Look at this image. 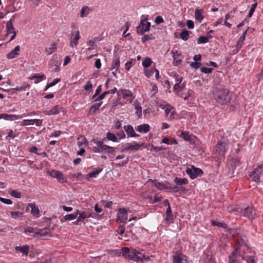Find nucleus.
<instances>
[{"label":"nucleus","mask_w":263,"mask_h":263,"mask_svg":"<svg viewBox=\"0 0 263 263\" xmlns=\"http://www.w3.org/2000/svg\"><path fill=\"white\" fill-rule=\"evenodd\" d=\"M227 145L226 142L219 140L214 148L215 154L219 157L223 156L226 152Z\"/></svg>","instance_id":"nucleus-7"},{"label":"nucleus","mask_w":263,"mask_h":263,"mask_svg":"<svg viewBox=\"0 0 263 263\" xmlns=\"http://www.w3.org/2000/svg\"><path fill=\"white\" fill-rule=\"evenodd\" d=\"M103 103L102 101L99 103L93 104L89 108V112L90 114H94L97 110L99 109V107L102 105Z\"/></svg>","instance_id":"nucleus-25"},{"label":"nucleus","mask_w":263,"mask_h":263,"mask_svg":"<svg viewBox=\"0 0 263 263\" xmlns=\"http://www.w3.org/2000/svg\"><path fill=\"white\" fill-rule=\"evenodd\" d=\"M119 91H121L122 92L124 98L127 97H133V93L128 90L120 89Z\"/></svg>","instance_id":"nucleus-46"},{"label":"nucleus","mask_w":263,"mask_h":263,"mask_svg":"<svg viewBox=\"0 0 263 263\" xmlns=\"http://www.w3.org/2000/svg\"><path fill=\"white\" fill-rule=\"evenodd\" d=\"M78 216V214H77V212L73 214H67L64 216V218L66 220H71L74 219Z\"/></svg>","instance_id":"nucleus-47"},{"label":"nucleus","mask_w":263,"mask_h":263,"mask_svg":"<svg viewBox=\"0 0 263 263\" xmlns=\"http://www.w3.org/2000/svg\"><path fill=\"white\" fill-rule=\"evenodd\" d=\"M60 81H61L60 79L57 78V79H54L52 82L48 83L47 85V86L46 87L45 90H47V89H48L49 87L54 86L55 84H57L58 83H59Z\"/></svg>","instance_id":"nucleus-53"},{"label":"nucleus","mask_w":263,"mask_h":263,"mask_svg":"<svg viewBox=\"0 0 263 263\" xmlns=\"http://www.w3.org/2000/svg\"><path fill=\"white\" fill-rule=\"evenodd\" d=\"M166 147L164 146H155L154 145H152L151 151H154L156 152H158L159 151H162V150H165Z\"/></svg>","instance_id":"nucleus-59"},{"label":"nucleus","mask_w":263,"mask_h":263,"mask_svg":"<svg viewBox=\"0 0 263 263\" xmlns=\"http://www.w3.org/2000/svg\"><path fill=\"white\" fill-rule=\"evenodd\" d=\"M11 217L14 219H17L19 217H23L24 213L18 211H12L10 212Z\"/></svg>","instance_id":"nucleus-43"},{"label":"nucleus","mask_w":263,"mask_h":263,"mask_svg":"<svg viewBox=\"0 0 263 263\" xmlns=\"http://www.w3.org/2000/svg\"><path fill=\"white\" fill-rule=\"evenodd\" d=\"M174 182L179 185H185L188 183V180L186 178H181L178 177H175L174 180Z\"/></svg>","instance_id":"nucleus-27"},{"label":"nucleus","mask_w":263,"mask_h":263,"mask_svg":"<svg viewBox=\"0 0 263 263\" xmlns=\"http://www.w3.org/2000/svg\"><path fill=\"white\" fill-rule=\"evenodd\" d=\"M203 10L201 9H196L195 11V19L201 22L203 18V16L202 14Z\"/></svg>","instance_id":"nucleus-29"},{"label":"nucleus","mask_w":263,"mask_h":263,"mask_svg":"<svg viewBox=\"0 0 263 263\" xmlns=\"http://www.w3.org/2000/svg\"><path fill=\"white\" fill-rule=\"evenodd\" d=\"M257 6V3L255 2L252 5L249 11L247 17H251L255 11V10Z\"/></svg>","instance_id":"nucleus-42"},{"label":"nucleus","mask_w":263,"mask_h":263,"mask_svg":"<svg viewBox=\"0 0 263 263\" xmlns=\"http://www.w3.org/2000/svg\"><path fill=\"white\" fill-rule=\"evenodd\" d=\"M20 50V47L19 45L16 46L14 49L11 50L7 54V58L8 59H13L19 55L18 52Z\"/></svg>","instance_id":"nucleus-19"},{"label":"nucleus","mask_w":263,"mask_h":263,"mask_svg":"<svg viewBox=\"0 0 263 263\" xmlns=\"http://www.w3.org/2000/svg\"><path fill=\"white\" fill-rule=\"evenodd\" d=\"M213 70V68H208L205 67H201L200 70L202 72L204 73H211Z\"/></svg>","instance_id":"nucleus-62"},{"label":"nucleus","mask_w":263,"mask_h":263,"mask_svg":"<svg viewBox=\"0 0 263 263\" xmlns=\"http://www.w3.org/2000/svg\"><path fill=\"white\" fill-rule=\"evenodd\" d=\"M32 125H33V119L24 120L22 122V125H23V126Z\"/></svg>","instance_id":"nucleus-58"},{"label":"nucleus","mask_w":263,"mask_h":263,"mask_svg":"<svg viewBox=\"0 0 263 263\" xmlns=\"http://www.w3.org/2000/svg\"><path fill=\"white\" fill-rule=\"evenodd\" d=\"M211 224L213 226H217L218 227H221L224 229L228 228V225L226 223L220 222L214 220H211Z\"/></svg>","instance_id":"nucleus-37"},{"label":"nucleus","mask_w":263,"mask_h":263,"mask_svg":"<svg viewBox=\"0 0 263 263\" xmlns=\"http://www.w3.org/2000/svg\"><path fill=\"white\" fill-rule=\"evenodd\" d=\"M263 170H260V167H257L253 171H251L249 174V179L251 181L255 182H259L260 177L262 175Z\"/></svg>","instance_id":"nucleus-8"},{"label":"nucleus","mask_w":263,"mask_h":263,"mask_svg":"<svg viewBox=\"0 0 263 263\" xmlns=\"http://www.w3.org/2000/svg\"><path fill=\"white\" fill-rule=\"evenodd\" d=\"M240 248H235V249L230 254L228 263H241L240 258H242Z\"/></svg>","instance_id":"nucleus-6"},{"label":"nucleus","mask_w":263,"mask_h":263,"mask_svg":"<svg viewBox=\"0 0 263 263\" xmlns=\"http://www.w3.org/2000/svg\"><path fill=\"white\" fill-rule=\"evenodd\" d=\"M30 80H34L35 79L34 83L37 84L39 82H41L44 79H46V77L44 74L42 75H34L33 76L29 78Z\"/></svg>","instance_id":"nucleus-34"},{"label":"nucleus","mask_w":263,"mask_h":263,"mask_svg":"<svg viewBox=\"0 0 263 263\" xmlns=\"http://www.w3.org/2000/svg\"><path fill=\"white\" fill-rule=\"evenodd\" d=\"M173 263H187L186 256L179 251H176L174 256Z\"/></svg>","instance_id":"nucleus-13"},{"label":"nucleus","mask_w":263,"mask_h":263,"mask_svg":"<svg viewBox=\"0 0 263 263\" xmlns=\"http://www.w3.org/2000/svg\"><path fill=\"white\" fill-rule=\"evenodd\" d=\"M127 215L126 209L125 208H120L117 214L118 220H119L120 222L124 223L127 220Z\"/></svg>","instance_id":"nucleus-16"},{"label":"nucleus","mask_w":263,"mask_h":263,"mask_svg":"<svg viewBox=\"0 0 263 263\" xmlns=\"http://www.w3.org/2000/svg\"><path fill=\"white\" fill-rule=\"evenodd\" d=\"M190 32L186 29H183L180 34V38L183 41H187L189 38Z\"/></svg>","instance_id":"nucleus-35"},{"label":"nucleus","mask_w":263,"mask_h":263,"mask_svg":"<svg viewBox=\"0 0 263 263\" xmlns=\"http://www.w3.org/2000/svg\"><path fill=\"white\" fill-rule=\"evenodd\" d=\"M239 213L249 219H252L256 214V211L251 206H247L243 210L241 209Z\"/></svg>","instance_id":"nucleus-10"},{"label":"nucleus","mask_w":263,"mask_h":263,"mask_svg":"<svg viewBox=\"0 0 263 263\" xmlns=\"http://www.w3.org/2000/svg\"><path fill=\"white\" fill-rule=\"evenodd\" d=\"M111 256H120L121 254L129 259L137 261L144 262L149 259V257L144 255L143 250L129 249V248H122L121 250H110L109 251Z\"/></svg>","instance_id":"nucleus-1"},{"label":"nucleus","mask_w":263,"mask_h":263,"mask_svg":"<svg viewBox=\"0 0 263 263\" xmlns=\"http://www.w3.org/2000/svg\"><path fill=\"white\" fill-rule=\"evenodd\" d=\"M146 20H147V18L141 20L140 21V23L139 24L138 26L137 27L136 30H137V33L138 34L142 35L143 34V31H141V30L140 29V28H141V26H146Z\"/></svg>","instance_id":"nucleus-31"},{"label":"nucleus","mask_w":263,"mask_h":263,"mask_svg":"<svg viewBox=\"0 0 263 263\" xmlns=\"http://www.w3.org/2000/svg\"><path fill=\"white\" fill-rule=\"evenodd\" d=\"M2 119H4L6 120L13 121L17 119V116L15 115H8L7 114H1Z\"/></svg>","instance_id":"nucleus-32"},{"label":"nucleus","mask_w":263,"mask_h":263,"mask_svg":"<svg viewBox=\"0 0 263 263\" xmlns=\"http://www.w3.org/2000/svg\"><path fill=\"white\" fill-rule=\"evenodd\" d=\"M144 72L145 76L147 78H150L151 76H153L154 69H144Z\"/></svg>","instance_id":"nucleus-57"},{"label":"nucleus","mask_w":263,"mask_h":263,"mask_svg":"<svg viewBox=\"0 0 263 263\" xmlns=\"http://www.w3.org/2000/svg\"><path fill=\"white\" fill-rule=\"evenodd\" d=\"M47 228H45L43 229L35 230L33 228L28 227L26 228L25 232L26 234L37 238L41 239H46L49 237H51V235L47 231Z\"/></svg>","instance_id":"nucleus-3"},{"label":"nucleus","mask_w":263,"mask_h":263,"mask_svg":"<svg viewBox=\"0 0 263 263\" xmlns=\"http://www.w3.org/2000/svg\"><path fill=\"white\" fill-rule=\"evenodd\" d=\"M106 139L114 142H118V139L114 134L108 132L106 133Z\"/></svg>","instance_id":"nucleus-38"},{"label":"nucleus","mask_w":263,"mask_h":263,"mask_svg":"<svg viewBox=\"0 0 263 263\" xmlns=\"http://www.w3.org/2000/svg\"><path fill=\"white\" fill-rule=\"evenodd\" d=\"M117 89L116 87H114L112 89H110V90H109L107 91H105L104 92H103L102 94L99 95L97 98H96L95 100V101L97 102L99 101H101V100H103L105 97V96H107V95H108L110 93L114 94L116 93V92H117Z\"/></svg>","instance_id":"nucleus-18"},{"label":"nucleus","mask_w":263,"mask_h":263,"mask_svg":"<svg viewBox=\"0 0 263 263\" xmlns=\"http://www.w3.org/2000/svg\"><path fill=\"white\" fill-rule=\"evenodd\" d=\"M61 64V59L57 54H54L51 60L49 62V70L51 72H58Z\"/></svg>","instance_id":"nucleus-4"},{"label":"nucleus","mask_w":263,"mask_h":263,"mask_svg":"<svg viewBox=\"0 0 263 263\" xmlns=\"http://www.w3.org/2000/svg\"><path fill=\"white\" fill-rule=\"evenodd\" d=\"M155 39L154 35L151 33L149 34H146L144 35L142 38H141V41L142 43H145L147 41L149 40H153Z\"/></svg>","instance_id":"nucleus-44"},{"label":"nucleus","mask_w":263,"mask_h":263,"mask_svg":"<svg viewBox=\"0 0 263 263\" xmlns=\"http://www.w3.org/2000/svg\"><path fill=\"white\" fill-rule=\"evenodd\" d=\"M152 183L159 190H162L164 189L168 190L170 189V183L165 181L164 182H157L156 180H152Z\"/></svg>","instance_id":"nucleus-15"},{"label":"nucleus","mask_w":263,"mask_h":263,"mask_svg":"<svg viewBox=\"0 0 263 263\" xmlns=\"http://www.w3.org/2000/svg\"><path fill=\"white\" fill-rule=\"evenodd\" d=\"M102 170L103 169L102 168L100 167L93 168V171L91 172L92 177L96 178L97 175H98L102 171Z\"/></svg>","instance_id":"nucleus-52"},{"label":"nucleus","mask_w":263,"mask_h":263,"mask_svg":"<svg viewBox=\"0 0 263 263\" xmlns=\"http://www.w3.org/2000/svg\"><path fill=\"white\" fill-rule=\"evenodd\" d=\"M212 92L213 98L220 105H226L231 99L229 90L222 85L214 86Z\"/></svg>","instance_id":"nucleus-2"},{"label":"nucleus","mask_w":263,"mask_h":263,"mask_svg":"<svg viewBox=\"0 0 263 263\" xmlns=\"http://www.w3.org/2000/svg\"><path fill=\"white\" fill-rule=\"evenodd\" d=\"M143 144V143H135L134 145H133L132 143H127L121 145V152L137 151Z\"/></svg>","instance_id":"nucleus-9"},{"label":"nucleus","mask_w":263,"mask_h":263,"mask_svg":"<svg viewBox=\"0 0 263 263\" xmlns=\"http://www.w3.org/2000/svg\"><path fill=\"white\" fill-rule=\"evenodd\" d=\"M235 240L238 244L239 247H248V239L242 232L238 237H236Z\"/></svg>","instance_id":"nucleus-14"},{"label":"nucleus","mask_w":263,"mask_h":263,"mask_svg":"<svg viewBox=\"0 0 263 263\" xmlns=\"http://www.w3.org/2000/svg\"><path fill=\"white\" fill-rule=\"evenodd\" d=\"M173 76L175 78L176 84L174 85L173 89L177 90L179 89V84H180L183 80V78L179 76L178 74L175 72L173 73Z\"/></svg>","instance_id":"nucleus-23"},{"label":"nucleus","mask_w":263,"mask_h":263,"mask_svg":"<svg viewBox=\"0 0 263 263\" xmlns=\"http://www.w3.org/2000/svg\"><path fill=\"white\" fill-rule=\"evenodd\" d=\"M180 137L183 138L185 141L190 142L192 140V137L194 136H192L186 132H181L180 135H179Z\"/></svg>","instance_id":"nucleus-28"},{"label":"nucleus","mask_w":263,"mask_h":263,"mask_svg":"<svg viewBox=\"0 0 263 263\" xmlns=\"http://www.w3.org/2000/svg\"><path fill=\"white\" fill-rule=\"evenodd\" d=\"M185 172L192 179H194L198 176L201 177L203 174L201 169L196 167L194 165H192L191 168L186 167Z\"/></svg>","instance_id":"nucleus-5"},{"label":"nucleus","mask_w":263,"mask_h":263,"mask_svg":"<svg viewBox=\"0 0 263 263\" xmlns=\"http://www.w3.org/2000/svg\"><path fill=\"white\" fill-rule=\"evenodd\" d=\"M116 148L108 146L106 147V150L105 151V153L108 154H114L116 152Z\"/></svg>","instance_id":"nucleus-63"},{"label":"nucleus","mask_w":263,"mask_h":263,"mask_svg":"<svg viewBox=\"0 0 263 263\" xmlns=\"http://www.w3.org/2000/svg\"><path fill=\"white\" fill-rule=\"evenodd\" d=\"M30 248H15L17 252H21L23 255H27Z\"/></svg>","instance_id":"nucleus-51"},{"label":"nucleus","mask_w":263,"mask_h":263,"mask_svg":"<svg viewBox=\"0 0 263 263\" xmlns=\"http://www.w3.org/2000/svg\"><path fill=\"white\" fill-rule=\"evenodd\" d=\"M57 49V44L55 43H53L51 44V46L48 48H46L45 49V52L47 55H50L52 53L54 52Z\"/></svg>","instance_id":"nucleus-36"},{"label":"nucleus","mask_w":263,"mask_h":263,"mask_svg":"<svg viewBox=\"0 0 263 263\" xmlns=\"http://www.w3.org/2000/svg\"><path fill=\"white\" fill-rule=\"evenodd\" d=\"M120 62L119 60V57H117L116 60L112 61L111 67L110 68V70L116 69V71H117L120 68Z\"/></svg>","instance_id":"nucleus-33"},{"label":"nucleus","mask_w":263,"mask_h":263,"mask_svg":"<svg viewBox=\"0 0 263 263\" xmlns=\"http://www.w3.org/2000/svg\"><path fill=\"white\" fill-rule=\"evenodd\" d=\"M124 129L126 133L128 138L131 137L135 133V130L131 125H125Z\"/></svg>","instance_id":"nucleus-26"},{"label":"nucleus","mask_w":263,"mask_h":263,"mask_svg":"<svg viewBox=\"0 0 263 263\" xmlns=\"http://www.w3.org/2000/svg\"><path fill=\"white\" fill-rule=\"evenodd\" d=\"M203 263H216L215 258L210 249H207L202 255Z\"/></svg>","instance_id":"nucleus-11"},{"label":"nucleus","mask_w":263,"mask_h":263,"mask_svg":"<svg viewBox=\"0 0 263 263\" xmlns=\"http://www.w3.org/2000/svg\"><path fill=\"white\" fill-rule=\"evenodd\" d=\"M151 127L148 124H143L138 125L136 129L140 133H147L150 130Z\"/></svg>","instance_id":"nucleus-21"},{"label":"nucleus","mask_w":263,"mask_h":263,"mask_svg":"<svg viewBox=\"0 0 263 263\" xmlns=\"http://www.w3.org/2000/svg\"><path fill=\"white\" fill-rule=\"evenodd\" d=\"M60 106L55 105L52 109L44 111V114H45L46 115H49V116H51V115H57L60 112Z\"/></svg>","instance_id":"nucleus-22"},{"label":"nucleus","mask_w":263,"mask_h":263,"mask_svg":"<svg viewBox=\"0 0 263 263\" xmlns=\"http://www.w3.org/2000/svg\"><path fill=\"white\" fill-rule=\"evenodd\" d=\"M9 194L13 197L17 198H20L21 197V194L20 192H18L15 190H10L9 192Z\"/></svg>","instance_id":"nucleus-54"},{"label":"nucleus","mask_w":263,"mask_h":263,"mask_svg":"<svg viewBox=\"0 0 263 263\" xmlns=\"http://www.w3.org/2000/svg\"><path fill=\"white\" fill-rule=\"evenodd\" d=\"M30 87V85L28 83H24L22 86L16 87V88H13V90H17L19 91H25L27 88Z\"/></svg>","instance_id":"nucleus-40"},{"label":"nucleus","mask_w":263,"mask_h":263,"mask_svg":"<svg viewBox=\"0 0 263 263\" xmlns=\"http://www.w3.org/2000/svg\"><path fill=\"white\" fill-rule=\"evenodd\" d=\"M190 143L194 146V147L197 148V149H200L199 140L196 137L193 136V137H192V140L190 141Z\"/></svg>","instance_id":"nucleus-30"},{"label":"nucleus","mask_w":263,"mask_h":263,"mask_svg":"<svg viewBox=\"0 0 263 263\" xmlns=\"http://www.w3.org/2000/svg\"><path fill=\"white\" fill-rule=\"evenodd\" d=\"M208 41V37L205 36H200L197 39V43L199 44L206 43Z\"/></svg>","instance_id":"nucleus-49"},{"label":"nucleus","mask_w":263,"mask_h":263,"mask_svg":"<svg viewBox=\"0 0 263 263\" xmlns=\"http://www.w3.org/2000/svg\"><path fill=\"white\" fill-rule=\"evenodd\" d=\"M201 65V63L199 62H192L190 64V66L195 69L199 68Z\"/></svg>","instance_id":"nucleus-64"},{"label":"nucleus","mask_w":263,"mask_h":263,"mask_svg":"<svg viewBox=\"0 0 263 263\" xmlns=\"http://www.w3.org/2000/svg\"><path fill=\"white\" fill-rule=\"evenodd\" d=\"M28 206L31 208V213L33 215L37 216L39 215V209L37 206H36L34 203H29Z\"/></svg>","instance_id":"nucleus-24"},{"label":"nucleus","mask_w":263,"mask_h":263,"mask_svg":"<svg viewBox=\"0 0 263 263\" xmlns=\"http://www.w3.org/2000/svg\"><path fill=\"white\" fill-rule=\"evenodd\" d=\"M135 109L136 110V114L137 115L139 118H141L142 116V107L140 105H137L135 106Z\"/></svg>","instance_id":"nucleus-61"},{"label":"nucleus","mask_w":263,"mask_h":263,"mask_svg":"<svg viewBox=\"0 0 263 263\" xmlns=\"http://www.w3.org/2000/svg\"><path fill=\"white\" fill-rule=\"evenodd\" d=\"M242 230L240 228L237 229H229L228 230V233L233 237L234 239L236 238V237H238L240 234L242 233Z\"/></svg>","instance_id":"nucleus-20"},{"label":"nucleus","mask_w":263,"mask_h":263,"mask_svg":"<svg viewBox=\"0 0 263 263\" xmlns=\"http://www.w3.org/2000/svg\"><path fill=\"white\" fill-rule=\"evenodd\" d=\"M146 26H141L140 29L141 31H143V33L145 32H147L149 30L151 27V23L148 22H146Z\"/></svg>","instance_id":"nucleus-60"},{"label":"nucleus","mask_w":263,"mask_h":263,"mask_svg":"<svg viewBox=\"0 0 263 263\" xmlns=\"http://www.w3.org/2000/svg\"><path fill=\"white\" fill-rule=\"evenodd\" d=\"M49 174L52 177L57 178L60 183H64L66 181V179L64 177L63 173L60 171L52 170Z\"/></svg>","instance_id":"nucleus-12"},{"label":"nucleus","mask_w":263,"mask_h":263,"mask_svg":"<svg viewBox=\"0 0 263 263\" xmlns=\"http://www.w3.org/2000/svg\"><path fill=\"white\" fill-rule=\"evenodd\" d=\"M80 139H81V141L78 142L79 146H81V145H82L83 144H88V140L84 136L81 135L79 137H78V140H80Z\"/></svg>","instance_id":"nucleus-50"},{"label":"nucleus","mask_w":263,"mask_h":263,"mask_svg":"<svg viewBox=\"0 0 263 263\" xmlns=\"http://www.w3.org/2000/svg\"><path fill=\"white\" fill-rule=\"evenodd\" d=\"M242 260H246L247 263H255V256L253 255H247L242 256Z\"/></svg>","instance_id":"nucleus-39"},{"label":"nucleus","mask_w":263,"mask_h":263,"mask_svg":"<svg viewBox=\"0 0 263 263\" xmlns=\"http://www.w3.org/2000/svg\"><path fill=\"white\" fill-rule=\"evenodd\" d=\"M192 92H193V91L192 90H190L187 92V93H181L180 95V97L183 98L184 100H186L189 97H191Z\"/></svg>","instance_id":"nucleus-56"},{"label":"nucleus","mask_w":263,"mask_h":263,"mask_svg":"<svg viewBox=\"0 0 263 263\" xmlns=\"http://www.w3.org/2000/svg\"><path fill=\"white\" fill-rule=\"evenodd\" d=\"M92 88V83L90 81H88L86 84L84 86V88L86 91L90 92Z\"/></svg>","instance_id":"nucleus-55"},{"label":"nucleus","mask_w":263,"mask_h":263,"mask_svg":"<svg viewBox=\"0 0 263 263\" xmlns=\"http://www.w3.org/2000/svg\"><path fill=\"white\" fill-rule=\"evenodd\" d=\"M245 40V39L243 38V35H241L238 40L236 45L237 50H239L242 47L243 43Z\"/></svg>","instance_id":"nucleus-48"},{"label":"nucleus","mask_w":263,"mask_h":263,"mask_svg":"<svg viewBox=\"0 0 263 263\" xmlns=\"http://www.w3.org/2000/svg\"><path fill=\"white\" fill-rule=\"evenodd\" d=\"M77 214H78V216H79L78 217V221H81V222L86 218L92 217L90 213L78 210H77Z\"/></svg>","instance_id":"nucleus-17"},{"label":"nucleus","mask_w":263,"mask_h":263,"mask_svg":"<svg viewBox=\"0 0 263 263\" xmlns=\"http://www.w3.org/2000/svg\"><path fill=\"white\" fill-rule=\"evenodd\" d=\"M152 63V60L149 58H146L142 61V66L144 67V69H146L149 67Z\"/></svg>","instance_id":"nucleus-41"},{"label":"nucleus","mask_w":263,"mask_h":263,"mask_svg":"<svg viewBox=\"0 0 263 263\" xmlns=\"http://www.w3.org/2000/svg\"><path fill=\"white\" fill-rule=\"evenodd\" d=\"M171 192L174 193H177L179 191V190H183L185 191V188L184 187H178L176 186H173L170 183V189H169Z\"/></svg>","instance_id":"nucleus-45"}]
</instances>
